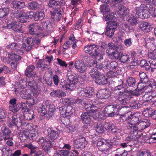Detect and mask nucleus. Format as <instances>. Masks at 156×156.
Wrapping results in <instances>:
<instances>
[{"label":"nucleus","instance_id":"1","mask_svg":"<svg viewBox=\"0 0 156 156\" xmlns=\"http://www.w3.org/2000/svg\"><path fill=\"white\" fill-rule=\"evenodd\" d=\"M116 90H120L121 89L124 90L123 92H120V94L115 95V99L119 101L122 105H126L128 103L129 101L131 99V97L126 94V93L129 91L125 90L122 84L118 85L116 87Z\"/></svg>","mask_w":156,"mask_h":156},{"label":"nucleus","instance_id":"2","mask_svg":"<svg viewBox=\"0 0 156 156\" xmlns=\"http://www.w3.org/2000/svg\"><path fill=\"white\" fill-rule=\"evenodd\" d=\"M140 118V116L138 113H136L129 116V119L130 120L129 122L127 127L128 129L131 131V132H133V133H136V131L138 130L137 125H138L141 121Z\"/></svg>","mask_w":156,"mask_h":156},{"label":"nucleus","instance_id":"3","mask_svg":"<svg viewBox=\"0 0 156 156\" xmlns=\"http://www.w3.org/2000/svg\"><path fill=\"white\" fill-rule=\"evenodd\" d=\"M147 83L140 82V81L138 83L136 89L132 91V94L135 96H138L140 95V91L143 90L144 88L149 89V90L148 91L150 92L155 88L156 83L154 82H151V83L147 86L146 85Z\"/></svg>","mask_w":156,"mask_h":156},{"label":"nucleus","instance_id":"4","mask_svg":"<svg viewBox=\"0 0 156 156\" xmlns=\"http://www.w3.org/2000/svg\"><path fill=\"white\" fill-rule=\"evenodd\" d=\"M17 101L16 99L13 98L11 99L9 101V109L13 113L17 112L20 109H25L27 108L26 103L22 102H18Z\"/></svg>","mask_w":156,"mask_h":156},{"label":"nucleus","instance_id":"5","mask_svg":"<svg viewBox=\"0 0 156 156\" xmlns=\"http://www.w3.org/2000/svg\"><path fill=\"white\" fill-rule=\"evenodd\" d=\"M1 22H2V23L0 24L2 26V28L7 29H11L14 31L18 33H23L24 32V30L22 29V25L21 24L13 21L10 23L8 24V23H6L5 24L0 19V23Z\"/></svg>","mask_w":156,"mask_h":156},{"label":"nucleus","instance_id":"6","mask_svg":"<svg viewBox=\"0 0 156 156\" xmlns=\"http://www.w3.org/2000/svg\"><path fill=\"white\" fill-rule=\"evenodd\" d=\"M84 49L86 53H88L94 58H96L100 54V50L98 46L94 44L85 46Z\"/></svg>","mask_w":156,"mask_h":156},{"label":"nucleus","instance_id":"7","mask_svg":"<svg viewBox=\"0 0 156 156\" xmlns=\"http://www.w3.org/2000/svg\"><path fill=\"white\" fill-rule=\"evenodd\" d=\"M51 19L56 21H61V23L64 24L66 22V18H63L62 16V11L61 9L54 10L53 11H50Z\"/></svg>","mask_w":156,"mask_h":156},{"label":"nucleus","instance_id":"8","mask_svg":"<svg viewBox=\"0 0 156 156\" xmlns=\"http://www.w3.org/2000/svg\"><path fill=\"white\" fill-rule=\"evenodd\" d=\"M108 26L105 32V34L108 37L111 38L114 35L115 29L117 28V23L114 21H109L107 22Z\"/></svg>","mask_w":156,"mask_h":156},{"label":"nucleus","instance_id":"9","mask_svg":"<svg viewBox=\"0 0 156 156\" xmlns=\"http://www.w3.org/2000/svg\"><path fill=\"white\" fill-rule=\"evenodd\" d=\"M28 29L30 34L37 36L42 31V28L38 23H34L28 26Z\"/></svg>","mask_w":156,"mask_h":156},{"label":"nucleus","instance_id":"10","mask_svg":"<svg viewBox=\"0 0 156 156\" xmlns=\"http://www.w3.org/2000/svg\"><path fill=\"white\" fill-rule=\"evenodd\" d=\"M39 143L41 144L42 148L46 152H48L50 148L54 144V142L50 140H46L42 137L39 140Z\"/></svg>","mask_w":156,"mask_h":156},{"label":"nucleus","instance_id":"11","mask_svg":"<svg viewBox=\"0 0 156 156\" xmlns=\"http://www.w3.org/2000/svg\"><path fill=\"white\" fill-rule=\"evenodd\" d=\"M67 78L69 80V83L71 87L73 89L76 87V85L78 81L77 77L76 74L71 72H69L67 74Z\"/></svg>","mask_w":156,"mask_h":156},{"label":"nucleus","instance_id":"12","mask_svg":"<svg viewBox=\"0 0 156 156\" xmlns=\"http://www.w3.org/2000/svg\"><path fill=\"white\" fill-rule=\"evenodd\" d=\"M87 143L85 137H82L73 141V147L74 148L81 149L85 147Z\"/></svg>","mask_w":156,"mask_h":156},{"label":"nucleus","instance_id":"13","mask_svg":"<svg viewBox=\"0 0 156 156\" xmlns=\"http://www.w3.org/2000/svg\"><path fill=\"white\" fill-rule=\"evenodd\" d=\"M65 4L64 0H51L48 3L49 6L54 9V10L61 9V6H63Z\"/></svg>","mask_w":156,"mask_h":156},{"label":"nucleus","instance_id":"14","mask_svg":"<svg viewBox=\"0 0 156 156\" xmlns=\"http://www.w3.org/2000/svg\"><path fill=\"white\" fill-rule=\"evenodd\" d=\"M111 95V92L108 89L100 90L97 93V96L100 99L108 98Z\"/></svg>","mask_w":156,"mask_h":156},{"label":"nucleus","instance_id":"15","mask_svg":"<svg viewBox=\"0 0 156 156\" xmlns=\"http://www.w3.org/2000/svg\"><path fill=\"white\" fill-rule=\"evenodd\" d=\"M90 114L88 112L83 113L81 116V119L83 123L89 125L92 123V120Z\"/></svg>","mask_w":156,"mask_h":156},{"label":"nucleus","instance_id":"16","mask_svg":"<svg viewBox=\"0 0 156 156\" xmlns=\"http://www.w3.org/2000/svg\"><path fill=\"white\" fill-rule=\"evenodd\" d=\"M27 43L28 45L27 46L25 43L22 44V47L26 51H29L33 49V46L34 45V39L31 37H28L27 39Z\"/></svg>","mask_w":156,"mask_h":156},{"label":"nucleus","instance_id":"17","mask_svg":"<svg viewBox=\"0 0 156 156\" xmlns=\"http://www.w3.org/2000/svg\"><path fill=\"white\" fill-rule=\"evenodd\" d=\"M74 66L77 71L80 73H84L87 68L81 60L77 59L75 62Z\"/></svg>","mask_w":156,"mask_h":156},{"label":"nucleus","instance_id":"18","mask_svg":"<svg viewBox=\"0 0 156 156\" xmlns=\"http://www.w3.org/2000/svg\"><path fill=\"white\" fill-rule=\"evenodd\" d=\"M11 131L8 128L3 126L1 128V133L4 137L5 141L7 140H12V137L11 136Z\"/></svg>","mask_w":156,"mask_h":156},{"label":"nucleus","instance_id":"19","mask_svg":"<svg viewBox=\"0 0 156 156\" xmlns=\"http://www.w3.org/2000/svg\"><path fill=\"white\" fill-rule=\"evenodd\" d=\"M11 119V121L9 124V126L10 127H12L13 126H16L17 127H20L22 125L21 120L19 119V121H18L17 116L16 115H12Z\"/></svg>","mask_w":156,"mask_h":156},{"label":"nucleus","instance_id":"20","mask_svg":"<svg viewBox=\"0 0 156 156\" xmlns=\"http://www.w3.org/2000/svg\"><path fill=\"white\" fill-rule=\"evenodd\" d=\"M139 27L142 30L146 33L149 32L152 29V27L150 23L144 21L140 22Z\"/></svg>","mask_w":156,"mask_h":156},{"label":"nucleus","instance_id":"21","mask_svg":"<svg viewBox=\"0 0 156 156\" xmlns=\"http://www.w3.org/2000/svg\"><path fill=\"white\" fill-rule=\"evenodd\" d=\"M35 69V67L33 65H29L25 71V75L28 77L33 76L34 77L36 76V73L33 72V71Z\"/></svg>","mask_w":156,"mask_h":156},{"label":"nucleus","instance_id":"22","mask_svg":"<svg viewBox=\"0 0 156 156\" xmlns=\"http://www.w3.org/2000/svg\"><path fill=\"white\" fill-rule=\"evenodd\" d=\"M48 133V136L50 140L52 141L56 139L59 136V134L57 131L54 130L50 128L47 129Z\"/></svg>","mask_w":156,"mask_h":156},{"label":"nucleus","instance_id":"23","mask_svg":"<svg viewBox=\"0 0 156 156\" xmlns=\"http://www.w3.org/2000/svg\"><path fill=\"white\" fill-rule=\"evenodd\" d=\"M42 26L43 28L48 33H50L53 30V28L51 23L49 21L41 22Z\"/></svg>","mask_w":156,"mask_h":156},{"label":"nucleus","instance_id":"24","mask_svg":"<svg viewBox=\"0 0 156 156\" xmlns=\"http://www.w3.org/2000/svg\"><path fill=\"white\" fill-rule=\"evenodd\" d=\"M11 5L12 8L16 9H21L25 6L24 2L16 0L13 1L11 3Z\"/></svg>","mask_w":156,"mask_h":156},{"label":"nucleus","instance_id":"25","mask_svg":"<svg viewBox=\"0 0 156 156\" xmlns=\"http://www.w3.org/2000/svg\"><path fill=\"white\" fill-rule=\"evenodd\" d=\"M108 80L107 77L100 75L96 79L95 82L99 85H105L107 84Z\"/></svg>","mask_w":156,"mask_h":156},{"label":"nucleus","instance_id":"26","mask_svg":"<svg viewBox=\"0 0 156 156\" xmlns=\"http://www.w3.org/2000/svg\"><path fill=\"white\" fill-rule=\"evenodd\" d=\"M93 89L92 87H88L81 90L80 92L81 95L88 97H90L93 95Z\"/></svg>","mask_w":156,"mask_h":156},{"label":"nucleus","instance_id":"27","mask_svg":"<svg viewBox=\"0 0 156 156\" xmlns=\"http://www.w3.org/2000/svg\"><path fill=\"white\" fill-rule=\"evenodd\" d=\"M51 96L53 97H57L60 98L66 96V94L62 90H53L50 93Z\"/></svg>","mask_w":156,"mask_h":156},{"label":"nucleus","instance_id":"28","mask_svg":"<svg viewBox=\"0 0 156 156\" xmlns=\"http://www.w3.org/2000/svg\"><path fill=\"white\" fill-rule=\"evenodd\" d=\"M108 47H109V48L106 50V52L109 56H110L111 54H112L113 52L116 50L118 48V47L113 43H108Z\"/></svg>","mask_w":156,"mask_h":156},{"label":"nucleus","instance_id":"29","mask_svg":"<svg viewBox=\"0 0 156 156\" xmlns=\"http://www.w3.org/2000/svg\"><path fill=\"white\" fill-rule=\"evenodd\" d=\"M23 116L25 119L27 120H31L34 117V111L31 109L27 110L23 114Z\"/></svg>","mask_w":156,"mask_h":156},{"label":"nucleus","instance_id":"30","mask_svg":"<svg viewBox=\"0 0 156 156\" xmlns=\"http://www.w3.org/2000/svg\"><path fill=\"white\" fill-rule=\"evenodd\" d=\"M103 113L105 115L109 117H113L114 115V112L113 111L112 106H108L106 107L104 109Z\"/></svg>","mask_w":156,"mask_h":156},{"label":"nucleus","instance_id":"31","mask_svg":"<svg viewBox=\"0 0 156 156\" xmlns=\"http://www.w3.org/2000/svg\"><path fill=\"white\" fill-rule=\"evenodd\" d=\"M139 124L141 126L140 129H143L150 126L151 123L150 120L144 119L142 120L141 119Z\"/></svg>","mask_w":156,"mask_h":156},{"label":"nucleus","instance_id":"32","mask_svg":"<svg viewBox=\"0 0 156 156\" xmlns=\"http://www.w3.org/2000/svg\"><path fill=\"white\" fill-rule=\"evenodd\" d=\"M85 108L87 112H88L90 113L98 111V107L95 105L87 104L85 105Z\"/></svg>","mask_w":156,"mask_h":156},{"label":"nucleus","instance_id":"33","mask_svg":"<svg viewBox=\"0 0 156 156\" xmlns=\"http://www.w3.org/2000/svg\"><path fill=\"white\" fill-rule=\"evenodd\" d=\"M8 56L9 59L12 60H14L15 62L20 61L21 59L20 56L12 52L9 53Z\"/></svg>","mask_w":156,"mask_h":156},{"label":"nucleus","instance_id":"34","mask_svg":"<svg viewBox=\"0 0 156 156\" xmlns=\"http://www.w3.org/2000/svg\"><path fill=\"white\" fill-rule=\"evenodd\" d=\"M140 4L138 6L136 7L140 9L141 11H149L150 12L151 10L153 7L151 6L150 5L148 4L146 5H144V4H141V3L139 2Z\"/></svg>","mask_w":156,"mask_h":156},{"label":"nucleus","instance_id":"35","mask_svg":"<svg viewBox=\"0 0 156 156\" xmlns=\"http://www.w3.org/2000/svg\"><path fill=\"white\" fill-rule=\"evenodd\" d=\"M6 48L7 49L13 51L15 50H19L20 47L19 44L16 43H13L7 45Z\"/></svg>","mask_w":156,"mask_h":156},{"label":"nucleus","instance_id":"36","mask_svg":"<svg viewBox=\"0 0 156 156\" xmlns=\"http://www.w3.org/2000/svg\"><path fill=\"white\" fill-rule=\"evenodd\" d=\"M118 9L119 14L121 15L126 16L129 13V9L124 6H119Z\"/></svg>","mask_w":156,"mask_h":156},{"label":"nucleus","instance_id":"37","mask_svg":"<svg viewBox=\"0 0 156 156\" xmlns=\"http://www.w3.org/2000/svg\"><path fill=\"white\" fill-rule=\"evenodd\" d=\"M105 143L102 146L99 147L98 149L101 151L104 152L105 154H108L109 152V144L105 142Z\"/></svg>","mask_w":156,"mask_h":156},{"label":"nucleus","instance_id":"38","mask_svg":"<svg viewBox=\"0 0 156 156\" xmlns=\"http://www.w3.org/2000/svg\"><path fill=\"white\" fill-rule=\"evenodd\" d=\"M126 85L127 87H133L135 85L136 81L133 77H129L126 80Z\"/></svg>","mask_w":156,"mask_h":156},{"label":"nucleus","instance_id":"39","mask_svg":"<svg viewBox=\"0 0 156 156\" xmlns=\"http://www.w3.org/2000/svg\"><path fill=\"white\" fill-rule=\"evenodd\" d=\"M89 73L93 78L96 79L100 75V73L96 68H93L90 70Z\"/></svg>","mask_w":156,"mask_h":156},{"label":"nucleus","instance_id":"40","mask_svg":"<svg viewBox=\"0 0 156 156\" xmlns=\"http://www.w3.org/2000/svg\"><path fill=\"white\" fill-rule=\"evenodd\" d=\"M107 67L110 70L113 72L116 71L118 68V63L115 61L110 62L108 65Z\"/></svg>","mask_w":156,"mask_h":156},{"label":"nucleus","instance_id":"41","mask_svg":"<svg viewBox=\"0 0 156 156\" xmlns=\"http://www.w3.org/2000/svg\"><path fill=\"white\" fill-rule=\"evenodd\" d=\"M39 4L36 1H32L28 4L27 7L31 10H35L39 8Z\"/></svg>","mask_w":156,"mask_h":156},{"label":"nucleus","instance_id":"42","mask_svg":"<svg viewBox=\"0 0 156 156\" xmlns=\"http://www.w3.org/2000/svg\"><path fill=\"white\" fill-rule=\"evenodd\" d=\"M45 17L44 12L42 11L36 12L35 13L34 20L38 21L42 20Z\"/></svg>","mask_w":156,"mask_h":156},{"label":"nucleus","instance_id":"43","mask_svg":"<svg viewBox=\"0 0 156 156\" xmlns=\"http://www.w3.org/2000/svg\"><path fill=\"white\" fill-rule=\"evenodd\" d=\"M2 151V156H11L12 154V151L9 147H6L3 148Z\"/></svg>","mask_w":156,"mask_h":156},{"label":"nucleus","instance_id":"44","mask_svg":"<svg viewBox=\"0 0 156 156\" xmlns=\"http://www.w3.org/2000/svg\"><path fill=\"white\" fill-rule=\"evenodd\" d=\"M29 132L27 131L23 130L19 133V137L22 141L24 142L27 138Z\"/></svg>","mask_w":156,"mask_h":156},{"label":"nucleus","instance_id":"45","mask_svg":"<svg viewBox=\"0 0 156 156\" xmlns=\"http://www.w3.org/2000/svg\"><path fill=\"white\" fill-rule=\"evenodd\" d=\"M97 132L99 133H101L104 132L105 130V127L102 123H98L94 126Z\"/></svg>","mask_w":156,"mask_h":156},{"label":"nucleus","instance_id":"46","mask_svg":"<svg viewBox=\"0 0 156 156\" xmlns=\"http://www.w3.org/2000/svg\"><path fill=\"white\" fill-rule=\"evenodd\" d=\"M60 85L62 88H65L66 90L69 89L72 90L74 89L72 87H71V86L69 83H66L64 80H61Z\"/></svg>","mask_w":156,"mask_h":156},{"label":"nucleus","instance_id":"47","mask_svg":"<svg viewBox=\"0 0 156 156\" xmlns=\"http://www.w3.org/2000/svg\"><path fill=\"white\" fill-rule=\"evenodd\" d=\"M143 100L145 102H147L152 101V99L153 98V96L151 94L150 92L146 93L142 97Z\"/></svg>","mask_w":156,"mask_h":156},{"label":"nucleus","instance_id":"48","mask_svg":"<svg viewBox=\"0 0 156 156\" xmlns=\"http://www.w3.org/2000/svg\"><path fill=\"white\" fill-rule=\"evenodd\" d=\"M140 81L144 83H147L149 79L146 74L144 72L140 73Z\"/></svg>","mask_w":156,"mask_h":156},{"label":"nucleus","instance_id":"49","mask_svg":"<svg viewBox=\"0 0 156 156\" xmlns=\"http://www.w3.org/2000/svg\"><path fill=\"white\" fill-rule=\"evenodd\" d=\"M122 55H121L119 59V61L123 63L126 62L129 60L130 61L128 55L125 53L124 54L122 52Z\"/></svg>","mask_w":156,"mask_h":156},{"label":"nucleus","instance_id":"50","mask_svg":"<svg viewBox=\"0 0 156 156\" xmlns=\"http://www.w3.org/2000/svg\"><path fill=\"white\" fill-rule=\"evenodd\" d=\"M9 9L8 8H4L0 9V18L6 17L9 13Z\"/></svg>","mask_w":156,"mask_h":156},{"label":"nucleus","instance_id":"51","mask_svg":"<svg viewBox=\"0 0 156 156\" xmlns=\"http://www.w3.org/2000/svg\"><path fill=\"white\" fill-rule=\"evenodd\" d=\"M140 65L141 67L144 68L147 71L150 69V66L148 65L145 60L143 59L141 60L140 62Z\"/></svg>","mask_w":156,"mask_h":156},{"label":"nucleus","instance_id":"52","mask_svg":"<svg viewBox=\"0 0 156 156\" xmlns=\"http://www.w3.org/2000/svg\"><path fill=\"white\" fill-rule=\"evenodd\" d=\"M113 108V111L114 113H117L118 112H119L120 111L121 112H122L124 110V108H126V107H124H124H120L119 105L114 104L112 106Z\"/></svg>","mask_w":156,"mask_h":156},{"label":"nucleus","instance_id":"53","mask_svg":"<svg viewBox=\"0 0 156 156\" xmlns=\"http://www.w3.org/2000/svg\"><path fill=\"white\" fill-rule=\"evenodd\" d=\"M101 12L104 15L106 12H108L110 11V9L109 5H101L100 7Z\"/></svg>","mask_w":156,"mask_h":156},{"label":"nucleus","instance_id":"54","mask_svg":"<svg viewBox=\"0 0 156 156\" xmlns=\"http://www.w3.org/2000/svg\"><path fill=\"white\" fill-rule=\"evenodd\" d=\"M65 106L66 109V117L69 116L73 114V109L72 107L70 105H65Z\"/></svg>","mask_w":156,"mask_h":156},{"label":"nucleus","instance_id":"55","mask_svg":"<svg viewBox=\"0 0 156 156\" xmlns=\"http://www.w3.org/2000/svg\"><path fill=\"white\" fill-rule=\"evenodd\" d=\"M135 52L132 54V59L130 60V64L133 66H136L138 64V61L137 58H135L134 56Z\"/></svg>","mask_w":156,"mask_h":156},{"label":"nucleus","instance_id":"56","mask_svg":"<svg viewBox=\"0 0 156 156\" xmlns=\"http://www.w3.org/2000/svg\"><path fill=\"white\" fill-rule=\"evenodd\" d=\"M26 13L24 10L21 9L17 10L14 14L16 17L18 18L22 16H26Z\"/></svg>","mask_w":156,"mask_h":156},{"label":"nucleus","instance_id":"57","mask_svg":"<svg viewBox=\"0 0 156 156\" xmlns=\"http://www.w3.org/2000/svg\"><path fill=\"white\" fill-rule=\"evenodd\" d=\"M130 106L132 108L136 109L142 108V105L138 101H136L131 103L130 105Z\"/></svg>","mask_w":156,"mask_h":156},{"label":"nucleus","instance_id":"58","mask_svg":"<svg viewBox=\"0 0 156 156\" xmlns=\"http://www.w3.org/2000/svg\"><path fill=\"white\" fill-rule=\"evenodd\" d=\"M115 17L114 13L111 12L105 16L103 17V19L106 21H108L112 20Z\"/></svg>","mask_w":156,"mask_h":156},{"label":"nucleus","instance_id":"59","mask_svg":"<svg viewBox=\"0 0 156 156\" xmlns=\"http://www.w3.org/2000/svg\"><path fill=\"white\" fill-rule=\"evenodd\" d=\"M153 112L148 109H146L143 112L142 114L145 117L152 118Z\"/></svg>","mask_w":156,"mask_h":156},{"label":"nucleus","instance_id":"60","mask_svg":"<svg viewBox=\"0 0 156 156\" xmlns=\"http://www.w3.org/2000/svg\"><path fill=\"white\" fill-rule=\"evenodd\" d=\"M117 49L115 50L116 51H114L112 54H111L110 56L114 57L115 59L119 61L121 55H122V52H119L117 51Z\"/></svg>","mask_w":156,"mask_h":156},{"label":"nucleus","instance_id":"61","mask_svg":"<svg viewBox=\"0 0 156 156\" xmlns=\"http://www.w3.org/2000/svg\"><path fill=\"white\" fill-rule=\"evenodd\" d=\"M28 85L30 87L34 90H36L38 88L36 83L34 80L31 81H29L27 82Z\"/></svg>","mask_w":156,"mask_h":156},{"label":"nucleus","instance_id":"62","mask_svg":"<svg viewBox=\"0 0 156 156\" xmlns=\"http://www.w3.org/2000/svg\"><path fill=\"white\" fill-rule=\"evenodd\" d=\"M128 23L131 25H134L136 24L137 22L136 17L134 16L130 17L128 20Z\"/></svg>","mask_w":156,"mask_h":156},{"label":"nucleus","instance_id":"63","mask_svg":"<svg viewBox=\"0 0 156 156\" xmlns=\"http://www.w3.org/2000/svg\"><path fill=\"white\" fill-rule=\"evenodd\" d=\"M149 62L150 64V67L151 68V71H153V69H156V59H150Z\"/></svg>","mask_w":156,"mask_h":156},{"label":"nucleus","instance_id":"64","mask_svg":"<svg viewBox=\"0 0 156 156\" xmlns=\"http://www.w3.org/2000/svg\"><path fill=\"white\" fill-rule=\"evenodd\" d=\"M138 155L139 156H152L150 153L146 151L140 150L138 153Z\"/></svg>","mask_w":156,"mask_h":156}]
</instances>
